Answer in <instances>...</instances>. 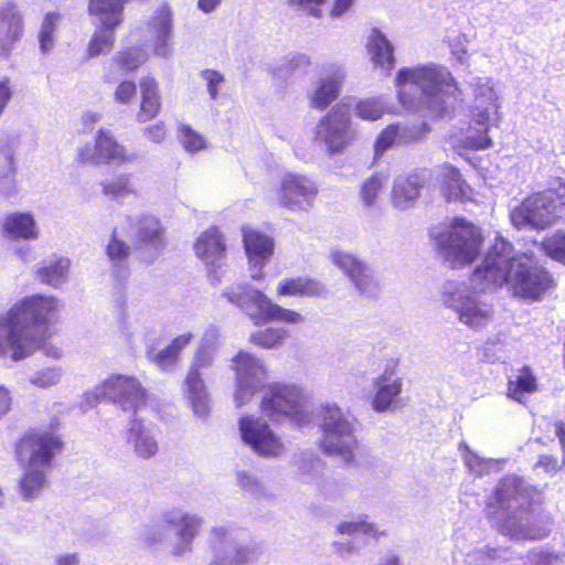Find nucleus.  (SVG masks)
<instances>
[{"mask_svg":"<svg viewBox=\"0 0 565 565\" xmlns=\"http://www.w3.org/2000/svg\"><path fill=\"white\" fill-rule=\"evenodd\" d=\"M536 488L523 478L507 476L500 480L494 491L495 505L491 522L500 533L515 541L541 540L548 535L550 516L536 512L533 503L539 501Z\"/></svg>","mask_w":565,"mask_h":565,"instance_id":"nucleus-1","label":"nucleus"},{"mask_svg":"<svg viewBox=\"0 0 565 565\" xmlns=\"http://www.w3.org/2000/svg\"><path fill=\"white\" fill-rule=\"evenodd\" d=\"M395 87L405 109L426 113L431 117H445L462 102L451 73L438 64L401 68Z\"/></svg>","mask_w":565,"mask_h":565,"instance_id":"nucleus-2","label":"nucleus"},{"mask_svg":"<svg viewBox=\"0 0 565 565\" xmlns=\"http://www.w3.org/2000/svg\"><path fill=\"white\" fill-rule=\"evenodd\" d=\"M482 279L493 287L509 284L515 296L532 300L539 299L552 284L550 274L532 255L514 256L512 245L500 236L472 274L473 281Z\"/></svg>","mask_w":565,"mask_h":565,"instance_id":"nucleus-3","label":"nucleus"},{"mask_svg":"<svg viewBox=\"0 0 565 565\" xmlns=\"http://www.w3.org/2000/svg\"><path fill=\"white\" fill-rule=\"evenodd\" d=\"M57 308L54 297L31 296L0 316V358L20 361L45 340L49 316Z\"/></svg>","mask_w":565,"mask_h":565,"instance_id":"nucleus-4","label":"nucleus"},{"mask_svg":"<svg viewBox=\"0 0 565 565\" xmlns=\"http://www.w3.org/2000/svg\"><path fill=\"white\" fill-rule=\"evenodd\" d=\"M491 288H494L493 284L486 279L473 281L472 277L469 285L448 282L444 287L443 303L462 324L480 330L493 320L494 309L487 295V289Z\"/></svg>","mask_w":565,"mask_h":565,"instance_id":"nucleus-5","label":"nucleus"},{"mask_svg":"<svg viewBox=\"0 0 565 565\" xmlns=\"http://www.w3.org/2000/svg\"><path fill=\"white\" fill-rule=\"evenodd\" d=\"M430 235L440 258L454 269L470 265L483 242L480 228L462 217H455L445 230H434Z\"/></svg>","mask_w":565,"mask_h":565,"instance_id":"nucleus-6","label":"nucleus"},{"mask_svg":"<svg viewBox=\"0 0 565 565\" xmlns=\"http://www.w3.org/2000/svg\"><path fill=\"white\" fill-rule=\"evenodd\" d=\"M322 430L321 449L328 455H338L347 462L354 457L358 448L356 419L335 404H322L317 411Z\"/></svg>","mask_w":565,"mask_h":565,"instance_id":"nucleus-7","label":"nucleus"},{"mask_svg":"<svg viewBox=\"0 0 565 565\" xmlns=\"http://www.w3.org/2000/svg\"><path fill=\"white\" fill-rule=\"evenodd\" d=\"M221 297L246 313L255 326L270 321L300 324L305 321L301 313L273 302L263 291L247 284H234L226 287Z\"/></svg>","mask_w":565,"mask_h":565,"instance_id":"nucleus-8","label":"nucleus"},{"mask_svg":"<svg viewBox=\"0 0 565 565\" xmlns=\"http://www.w3.org/2000/svg\"><path fill=\"white\" fill-rule=\"evenodd\" d=\"M254 558L255 551L245 544L243 530L234 523L215 524L206 532L205 565H246Z\"/></svg>","mask_w":565,"mask_h":565,"instance_id":"nucleus-9","label":"nucleus"},{"mask_svg":"<svg viewBox=\"0 0 565 565\" xmlns=\"http://www.w3.org/2000/svg\"><path fill=\"white\" fill-rule=\"evenodd\" d=\"M63 448L62 437L53 426L39 427L25 431L17 445L15 452L21 467L51 471L56 456Z\"/></svg>","mask_w":565,"mask_h":565,"instance_id":"nucleus-10","label":"nucleus"},{"mask_svg":"<svg viewBox=\"0 0 565 565\" xmlns=\"http://www.w3.org/2000/svg\"><path fill=\"white\" fill-rule=\"evenodd\" d=\"M471 86L475 96L471 116L479 128L469 129L462 142L466 148L486 149L491 146V139L487 132L490 124L497 119L498 95L490 78H476Z\"/></svg>","mask_w":565,"mask_h":565,"instance_id":"nucleus-11","label":"nucleus"},{"mask_svg":"<svg viewBox=\"0 0 565 565\" xmlns=\"http://www.w3.org/2000/svg\"><path fill=\"white\" fill-rule=\"evenodd\" d=\"M90 396L95 402L107 399L135 418L146 407L148 391L134 375L114 374L87 393V397Z\"/></svg>","mask_w":565,"mask_h":565,"instance_id":"nucleus-12","label":"nucleus"},{"mask_svg":"<svg viewBox=\"0 0 565 565\" xmlns=\"http://www.w3.org/2000/svg\"><path fill=\"white\" fill-rule=\"evenodd\" d=\"M355 137L350 108L344 104L332 106L313 129V140L330 156L343 153Z\"/></svg>","mask_w":565,"mask_h":565,"instance_id":"nucleus-13","label":"nucleus"},{"mask_svg":"<svg viewBox=\"0 0 565 565\" xmlns=\"http://www.w3.org/2000/svg\"><path fill=\"white\" fill-rule=\"evenodd\" d=\"M262 411L271 419L286 417L298 426H303L311 419L307 396L295 384L270 385L263 396Z\"/></svg>","mask_w":565,"mask_h":565,"instance_id":"nucleus-14","label":"nucleus"},{"mask_svg":"<svg viewBox=\"0 0 565 565\" xmlns=\"http://www.w3.org/2000/svg\"><path fill=\"white\" fill-rule=\"evenodd\" d=\"M161 519L171 529L167 540L168 552L174 557H184L193 552L194 542L200 535L204 519L198 513L173 507L162 512Z\"/></svg>","mask_w":565,"mask_h":565,"instance_id":"nucleus-15","label":"nucleus"},{"mask_svg":"<svg viewBox=\"0 0 565 565\" xmlns=\"http://www.w3.org/2000/svg\"><path fill=\"white\" fill-rule=\"evenodd\" d=\"M231 362L235 373L234 402L239 407L266 386L267 367L263 360L246 351H239Z\"/></svg>","mask_w":565,"mask_h":565,"instance_id":"nucleus-16","label":"nucleus"},{"mask_svg":"<svg viewBox=\"0 0 565 565\" xmlns=\"http://www.w3.org/2000/svg\"><path fill=\"white\" fill-rule=\"evenodd\" d=\"M330 257L332 263L350 278L360 296L370 300L380 298L383 281L367 263L338 248L331 250Z\"/></svg>","mask_w":565,"mask_h":565,"instance_id":"nucleus-17","label":"nucleus"},{"mask_svg":"<svg viewBox=\"0 0 565 565\" xmlns=\"http://www.w3.org/2000/svg\"><path fill=\"white\" fill-rule=\"evenodd\" d=\"M318 186L307 175L288 172L281 177L277 191L279 204L291 212H307L315 203Z\"/></svg>","mask_w":565,"mask_h":565,"instance_id":"nucleus-18","label":"nucleus"},{"mask_svg":"<svg viewBox=\"0 0 565 565\" xmlns=\"http://www.w3.org/2000/svg\"><path fill=\"white\" fill-rule=\"evenodd\" d=\"M136 159V153L128 152L126 148L118 143L115 137L105 129L98 130L95 146L87 143L77 151V160L81 163L126 164L135 162Z\"/></svg>","mask_w":565,"mask_h":565,"instance_id":"nucleus-19","label":"nucleus"},{"mask_svg":"<svg viewBox=\"0 0 565 565\" xmlns=\"http://www.w3.org/2000/svg\"><path fill=\"white\" fill-rule=\"evenodd\" d=\"M555 206L551 202L548 193L539 192L526 198L520 205L510 212L512 224L518 227H531L544 230L555 220Z\"/></svg>","mask_w":565,"mask_h":565,"instance_id":"nucleus-20","label":"nucleus"},{"mask_svg":"<svg viewBox=\"0 0 565 565\" xmlns=\"http://www.w3.org/2000/svg\"><path fill=\"white\" fill-rule=\"evenodd\" d=\"M337 532L349 536V539L335 541L332 544L333 552L343 559L360 554L369 539L377 540L382 535L375 524L365 518L340 522L337 525Z\"/></svg>","mask_w":565,"mask_h":565,"instance_id":"nucleus-21","label":"nucleus"},{"mask_svg":"<svg viewBox=\"0 0 565 565\" xmlns=\"http://www.w3.org/2000/svg\"><path fill=\"white\" fill-rule=\"evenodd\" d=\"M239 431L244 443L259 456L278 457L284 452V444L262 418L242 417Z\"/></svg>","mask_w":565,"mask_h":565,"instance_id":"nucleus-22","label":"nucleus"},{"mask_svg":"<svg viewBox=\"0 0 565 565\" xmlns=\"http://www.w3.org/2000/svg\"><path fill=\"white\" fill-rule=\"evenodd\" d=\"M345 78V71L341 65H329L315 79L307 92V98L311 108L327 109L341 94Z\"/></svg>","mask_w":565,"mask_h":565,"instance_id":"nucleus-23","label":"nucleus"},{"mask_svg":"<svg viewBox=\"0 0 565 565\" xmlns=\"http://www.w3.org/2000/svg\"><path fill=\"white\" fill-rule=\"evenodd\" d=\"M206 366L190 363L182 382V393L188 406L196 418L205 419L211 413L212 398L203 379Z\"/></svg>","mask_w":565,"mask_h":565,"instance_id":"nucleus-24","label":"nucleus"},{"mask_svg":"<svg viewBox=\"0 0 565 565\" xmlns=\"http://www.w3.org/2000/svg\"><path fill=\"white\" fill-rule=\"evenodd\" d=\"M196 256L210 268V278L213 285L221 282L217 269L222 268L225 257V243L216 227L203 232L194 245Z\"/></svg>","mask_w":565,"mask_h":565,"instance_id":"nucleus-25","label":"nucleus"},{"mask_svg":"<svg viewBox=\"0 0 565 565\" xmlns=\"http://www.w3.org/2000/svg\"><path fill=\"white\" fill-rule=\"evenodd\" d=\"M243 242L250 265V277L258 280L263 277V267L274 253V241L262 232L244 227Z\"/></svg>","mask_w":565,"mask_h":565,"instance_id":"nucleus-26","label":"nucleus"},{"mask_svg":"<svg viewBox=\"0 0 565 565\" xmlns=\"http://www.w3.org/2000/svg\"><path fill=\"white\" fill-rule=\"evenodd\" d=\"M127 445L141 459H150L159 451L158 430L141 416L135 417L127 429Z\"/></svg>","mask_w":565,"mask_h":565,"instance_id":"nucleus-27","label":"nucleus"},{"mask_svg":"<svg viewBox=\"0 0 565 565\" xmlns=\"http://www.w3.org/2000/svg\"><path fill=\"white\" fill-rule=\"evenodd\" d=\"M1 233L9 241L29 242L39 239L41 231L32 212L14 211L3 217Z\"/></svg>","mask_w":565,"mask_h":565,"instance_id":"nucleus-28","label":"nucleus"},{"mask_svg":"<svg viewBox=\"0 0 565 565\" xmlns=\"http://www.w3.org/2000/svg\"><path fill=\"white\" fill-rule=\"evenodd\" d=\"M427 181L425 171H415L409 174L398 175L393 183L392 203L399 211H406L414 206L420 190Z\"/></svg>","mask_w":565,"mask_h":565,"instance_id":"nucleus-29","label":"nucleus"},{"mask_svg":"<svg viewBox=\"0 0 565 565\" xmlns=\"http://www.w3.org/2000/svg\"><path fill=\"white\" fill-rule=\"evenodd\" d=\"M193 340L194 334L192 332H184L173 338L162 350L149 349L147 351V359L161 372L172 373L179 365L183 351Z\"/></svg>","mask_w":565,"mask_h":565,"instance_id":"nucleus-30","label":"nucleus"},{"mask_svg":"<svg viewBox=\"0 0 565 565\" xmlns=\"http://www.w3.org/2000/svg\"><path fill=\"white\" fill-rule=\"evenodd\" d=\"M23 34V18L18 8L7 2L0 6V58L7 57Z\"/></svg>","mask_w":565,"mask_h":565,"instance_id":"nucleus-31","label":"nucleus"},{"mask_svg":"<svg viewBox=\"0 0 565 565\" xmlns=\"http://www.w3.org/2000/svg\"><path fill=\"white\" fill-rule=\"evenodd\" d=\"M149 41L152 43L154 55L168 58L171 55L172 14L161 8L156 11L148 23Z\"/></svg>","mask_w":565,"mask_h":565,"instance_id":"nucleus-32","label":"nucleus"},{"mask_svg":"<svg viewBox=\"0 0 565 565\" xmlns=\"http://www.w3.org/2000/svg\"><path fill=\"white\" fill-rule=\"evenodd\" d=\"M124 232V225L115 226L105 249L111 265V275L118 281L128 275V259L131 253L130 246L122 239Z\"/></svg>","mask_w":565,"mask_h":565,"instance_id":"nucleus-33","label":"nucleus"},{"mask_svg":"<svg viewBox=\"0 0 565 565\" xmlns=\"http://www.w3.org/2000/svg\"><path fill=\"white\" fill-rule=\"evenodd\" d=\"M136 242L138 248L148 249L156 256L164 246V230L159 218L152 215H141L136 224Z\"/></svg>","mask_w":565,"mask_h":565,"instance_id":"nucleus-34","label":"nucleus"},{"mask_svg":"<svg viewBox=\"0 0 565 565\" xmlns=\"http://www.w3.org/2000/svg\"><path fill=\"white\" fill-rule=\"evenodd\" d=\"M376 393L372 401L373 409L384 413L392 408L395 398L402 393V381L393 371L385 370L374 380Z\"/></svg>","mask_w":565,"mask_h":565,"instance_id":"nucleus-35","label":"nucleus"},{"mask_svg":"<svg viewBox=\"0 0 565 565\" xmlns=\"http://www.w3.org/2000/svg\"><path fill=\"white\" fill-rule=\"evenodd\" d=\"M221 347V329L216 326H209L193 354L190 363L199 364V366L212 367Z\"/></svg>","mask_w":565,"mask_h":565,"instance_id":"nucleus-36","label":"nucleus"},{"mask_svg":"<svg viewBox=\"0 0 565 565\" xmlns=\"http://www.w3.org/2000/svg\"><path fill=\"white\" fill-rule=\"evenodd\" d=\"M277 292L280 296L295 297L324 298L328 296V289L322 282L308 277L282 279L277 286Z\"/></svg>","mask_w":565,"mask_h":565,"instance_id":"nucleus-37","label":"nucleus"},{"mask_svg":"<svg viewBox=\"0 0 565 565\" xmlns=\"http://www.w3.org/2000/svg\"><path fill=\"white\" fill-rule=\"evenodd\" d=\"M70 260L66 257L53 256L38 264V279L52 287H60L67 280Z\"/></svg>","mask_w":565,"mask_h":565,"instance_id":"nucleus-38","label":"nucleus"},{"mask_svg":"<svg viewBox=\"0 0 565 565\" xmlns=\"http://www.w3.org/2000/svg\"><path fill=\"white\" fill-rule=\"evenodd\" d=\"M24 472L19 480V495L22 500L30 502L42 494L47 486L50 471L34 467H22Z\"/></svg>","mask_w":565,"mask_h":565,"instance_id":"nucleus-39","label":"nucleus"},{"mask_svg":"<svg viewBox=\"0 0 565 565\" xmlns=\"http://www.w3.org/2000/svg\"><path fill=\"white\" fill-rule=\"evenodd\" d=\"M367 46L371 58L376 67H381L386 72L394 67V47L381 31H372Z\"/></svg>","mask_w":565,"mask_h":565,"instance_id":"nucleus-40","label":"nucleus"},{"mask_svg":"<svg viewBox=\"0 0 565 565\" xmlns=\"http://www.w3.org/2000/svg\"><path fill=\"white\" fill-rule=\"evenodd\" d=\"M141 104L137 114L139 122H146L154 118L161 108L160 96L157 82L153 78L146 77L140 82Z\"/></svg>","mask_w":565,"mask_h":565,"instance_id":"nucleus-41","label":"nucleus"},{"mask_svg":"<svg viewBox=\"0 0 565 565\" xmlns=\"http://www.w3.org/2000/svg\"><path fill=\"white\" fill-rule=\"evenodd\" d=\"M126 3V0H89L88 12L99 23L120 24Z\"/></svg>","mask_w":565,"mask_h":565,"instance_id":"nucleus-42","label":"nucleus"},{"mask_svg":"<svg viewBox=\"0 0 565 565\" xmlns=\"http://www.w3.org/2000/svg\"><path fill=\"white\" fill-rule=\"evenodd\" d=\"M440 174L445 183L447 201H463L470 196L471 189L462 180L458 169L445 164L440 168Z\"/></svg>","mask_w":565,"mask_h":565,"instance_id":"nucleus-43","label":"nucleus"},{"mask_svg":"<svg viewBox=\"0 0 565 565\" xmlns=\"http://www.w3.org/2000/svg\"><path fill=\"white\" fill-rule=\"evenodd\" d=\"M119 24H105L99 23V26L94 32L88 47L87 55L88 57H96L100 54H107L111 51L115 43V29Z\"/></svg>","mask_w":565,"mask_h":565,"instance_id":"nucleus-44","label":"nucleus"},{"mask_svg":"<svg viewBox=\"0 0 565 565\" xmlns=\"http://www.w3.org/2000/svg\"><path fill=\"white\" fill-rule=\"evenodd\" d=\"M100 185L105 195L118 202H121L130 195H137V190L131 181V177L127 173H121L110 180H105Z\"/></svg>","mask_w":565,"mask_h":565,"instance_id":"nucleus-45","label":"nucleus"},{"mask_svg":"<svg viewBox=\"0 0 565 565\" xmlns=\"http://www.w3.org/2000/svg\"><path fill=\"white\" fill-rule=\"evenodd\" d=\"M414 136L408 134L406 127L399 124L387 126L375 140L374 153L375 157H381L386 150L392 148L396 142H407Z\"/></svg>","mask_w":565,"mask_h":565,"instance_id":"nucleus-46","label":"nucleus"},{"mask_svg":"<svg viewBox=\"0 0 565 565\" xmlns=\"http://www.w3.org/2000/svg\"><path fill=\"white\" fill-rule=\"evenodd\" d=\"M536 390V379L530 369L524 366L515 379H510L508 383V396L519 403H523L526 394H531Z\"/></svg>","mask_w":565,"mask_h":565,"instance_id":"nucleus-47","label":"nucleus"},{"mask_svg":"<svg viewBox=\"0 0 565 565\" xmlns=\"http://www.w3.org/2000/svg\"><path fill=\"white\" fill-rule=\"evenodd\" d=\"M299 480L303 483L317 481L322 471L323 462L312 452H301L296 458Z\"/></svg>","mask_w":565,"mask_h":565,"instance_id":"nucleus-48","label":"nucleus"},{"mask_svg":"<svg viewBox=\"0 0 565 565\" xmlns=\"http://www.w3.org/2000/svg\"><path fill=\"white\" fill-rule=\"evenodd\" d=\"M387 178L382 173H374L366 178L360 189V199L364 206L373 207L382 193Z\"/></svg>","mask_w":565,"mask_h":565,"instance_id":"nucleus-49","label":"nucleus"},{"mask_svg":"<svg viewBox=\"0 0 565 565\" xmlns=\"http://www.w3.org/2000/svg\"><path fill=\"white\" fill-rule=\"evenodd\" d=\"M148 58V53L141 47H130L116 53L113 63L125 73L131 72L143 64Z\"/></svg>","mask_w":565,"mask_h":565,"instance_id":"nucleus-50","label":"nucleus"},{"mask_svg":"<svg viewBox=\"0 0 565 565\" xmlns=\"http://www.w3.org/2000/svg\"><path fill=\"white\" fill-rule=\"evenodd\" d=\"M287 331L284 328H267L250 334V342L264 349H274L284 342Z\"/></svg>","mask_w":565,"mask_h":565,"instance_id":"nucleus-51","label":"nucleus"},{"mask_svg":"<svg viewBox=\"0 0 565 565\" xmlns=\"http://www.w3.org/2000/svg\"><path fill=\"white\" fill-rule=\"evenodd\" d=\"M60 20V14L56 12L47 13L42 22L39 41H40V50L42 53H49L55 44L54 34L56 31V24Z\"/></svg>","mask_w":565,"mask_h":565,"instance_id":"nucleus-52","label":"nucleus"},{"mask_svg":"<svg viewBox=\"0 0 565 565\" xmlns=\"http://www.w3.org/2000/svg\"><path fill=\"white\" fill-rule=\"evenodd\" d=\"M385 110L386 106L382 98L362 99L354 107V113L359 118L370 121L380 119Z\"/></svg>","mask_w":565,"mask_h":565,"instance_id":"nucleus-53","label":"nucleus"},{"mask_svg":"<svg viewBox=\"0 0 565 565\" xmlns=\"http://www.w3.org/2000/svg\"><path fill=\"white\" fill-rule=\"evenodd\" d=\"M63 373L64 371L61 366H46L33 372L29 381L36 387L49 388L61 382Z\"/></svg>","mask_w":565,"mask_h":565,"instance_id":"nucleus-54","label":"nucleus"},{"mask_svg":"<svg viewBox=\"0 0 565 565\" xmlns=\"http://www.w3.org/2000/svg\"><path fill=\"white\" fill-rule=\"evenodd\" d=\"M543 192L548 193L557 217H565V179L559 177L552 179L547 189Z\"/></svg>","mask_w":565,"mask_h":565,"instance_id":"nucleus-55","label":"nucleus"},{"mask_svg":"<svg viewBox=\"0 0 565 565\" xmlns=\"http://www.w3.org/2000/svg\"><path fill=\"white\" fill-rule=\"evenodd\" d=\"M541 249L551 258L565 265V231H559L541 243Z\"/></svg>","mask_w":565,"mask_h":565,"instance_id":"nucleus-56","label":"nucleus"},{"mask_svg":"<svg viewBox=\"0 0 565 565\" xmlns=\"http://www.w3.org/2000/svg\"><path fill=\"white\" fill-rule=\"evenodd\" d=\"M459 447L463 451L462 458H463L465 465L476 476L481 477L492 465L491 459H484V458L479 457L476 452H473L469 448V446L465 441H462Z\"/></svg>","mask_w":565,"mask_h":565,"instance_id":"nucleus-57","label":"nucleus"},{"mask_svg":"<svg viewBox=\"0 0 565 565\" xmlns=\"http://www.w3.org/2000/svg\"><path fill=\"white\" fill-rule=\"evenodd\" d=\"M179 140L188 152H196L205 148V139L188 125L179 128Z\"/></svg>","mask_w":565,"mask_h":565,"instance_id":"nucleus-58","label":"nucleus"},{"mask_svg":"<svg viewBox=\"0 0 565 565\" xmlns=\"http://www.w3.org/2000/svg\"><path fill=\"white\" fill-rule=\"evenodd\" d=\"M200 77L205 82L209 96L212 100H216L225 84V76L215 70H203L200 73Z\"/></svg>","mask_w":565,"mask_h":565,"instance_id":"nucleus-59","label":"nucleus"},{"mask_svg":"<svg viewBox=\"0 0 565 565\" xmlns=\"http://www.w3.org/2000/svg\"><path fill=\"white\" fill-rule=\"evenodd\" d=\"M20 186L17 180V169L0 172V195L9 199L19 194Z\"/></svg>","mask_w":565,"mask_h":565,"instance_id":"nucleus-60","label":"nucleus"},{"mask_svg":"<svg viewBox=\"0 0 565 565\" xmlns=\"http://www.w3.org/2000/svg\"><path fill=\"white\" fill-rule=\"evenodd\" d=\"M137 95V86L132 81L121 82L115 90V100L119 104H129Z\"/></svg>","mask_w":565,"mask_h":565,"instance_id":"nucleus-61","label":"nucleus"},{"mask_svg":"<svg viewBox=\"0 0 565 565\" xmlns=\"http://www.w3.org/2000/svg\"><path fill=\"white\" fill-rule=\"evenodd\" d=\"M498 556V550L489 546L476 548L468 554V562L473 565H486Z\"/></svg>","mask_w":565,"mask_h":565,"instance_id":"nucleus-62","label":"nucleus"},{"mask_svg":"<svg viewBox=\"0 0 565 565\" xmlns=\"http://www.w3.org/2000/svg\"><path fill=\"white\" fill-rule=\"evenodd\" d=\"M287 2L290 7L300 9L308 15L320 18V6L324 2V0H287Z\"/></svg>","mask_w":565,"mask_h":565,"instance_id":"nucleus-63","label":"nucleus"},{"mask_svg":"<svg viewBox=\"0 0 565 565\" xmlns=\"http://www.w3.org/2000/svg\"><path fill=\"white\" fill-rule=\"evenodd\" d=\"M557 556L545 550H534L527 554V561L532 565H553Z\"/></svg>","mask_w":565,"mask_h":565,"instance_id":"nucleus-64","label":"nucleus"}]
</instances>
